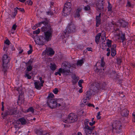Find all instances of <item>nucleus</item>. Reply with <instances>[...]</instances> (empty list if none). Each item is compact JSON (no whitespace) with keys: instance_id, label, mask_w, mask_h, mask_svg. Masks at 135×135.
Segmentation results:
<instances>
[{"instance_id":"f257e3e1","label":"nucleus","mask_w":135,"mask_h":135,"mask_svg":"<svg viewBox=\"0 0 135 135\" xmlns=\"http://www.w3.org/2000/svg\"><path fill=\"white\" fill-rule=\"evenodd\" d=\"M41 31L44 32V36L41 37V39H45V41L47 42L51 40L53 30L50 24L46 22L45 26L42 27Z\"/></svg>"},{"instance_id":"f03ea898","label":"nucleus","mask_w":135,"mask_h":135,"mask_svg":"<svg viewBox=\"0 0 135 135\" xmlns=\"http://www.w3.org/2000/svg\"><path fill=\"white\" fill-rule=\"evenodd\" d=\"M71 66V64L68 62H64L62 63L61 68L62 73H64V75H67L70 72Z\"/></svg>"},{"instance_id":"7ed1b4c3","label":"nucleus","mask_w":135,"mask_h":135,"mask_svg":"<svg viewBox=\"0 0 135 135\" xmlns=\"http://www.w3.org/2000/svg\"><path fill=\"white\" fill-rule=\"evenodd\" d=\"M10 60V58L6 55H4L3 56L2 61L3 65L2 66V71L5 73L8 69L7 64L9 62Z\"/></svg>"},{"instance_id":"20e7f679","label":"nucleus","mask_w":135,"mask_h":135,"mask_svg":"<svg viewBox=\"0 0 135 135\" xmlns=\"http://www.w3.org/2000/svg\"><path fill=\"white\" fill-rule=\"evenodd\" d=\"M77 120V115L73 113L69 114L68 118L66 120H65V121L66 123H71L74 122Z\"/></svg>"},{"instance_id":"39448f33","label":"nucleus","mask_w":135,"mask_h":135,"mask_svg":"<svg viewBox=\"0 0 135 135\" xmlns=\"http://www.w3.org/2000/svg\"><path fill=\"white\" fill-rule=\"evenodd\" d=\"M75 25L73 24L71 22V23L69 24L67 26L66 28L64 31L65 34L70 33L73 32H74L75 29Z\"/></svg>"},{"instance_id":"423d86ee","label":"nucleus","mask_w":135,"mask_h":135,"mask_svg":"<svg viewBox=\"0 0 135 135\" xmlns=\"http://www.w3.org/2000/svg\"><path fill=\"white\" fill-rule=\"evenodd\" d=\"M112 126L113 129H115L116 130L117 133H119L121 131L122 125L120 123L119 121L114 122L113 123Z\"/></svg>"},{"instance_id":"0eeeda50","label":"nucleus","mask_w":135,"mask_h":135,"mask_svg":"<svg viewBox=\"0 0 135 135\" xmlns=\"http://www.w3.org/2000/svg\"><path fill=\"white\" fill-rule=\"evenodd\" d=\"M47 105L51 108H55L57 107L56 99H48L47 103Z\"/></svg>"},{"instance_id":"6e6552de","label":"nucleus","mask_w":135,"mask_h":135,"mask_svg":"<svg viewBox=\"0 0 135 135\" xmlns=\"http://www.w3.org/2000/svg\"><path fill=\"white\" fill-rule=\"evenodd\" d=\"M100 84L97 82L92 83L90 86V89L93 92H97L99 90H100Z\"/></svg>"},{"instance_id":"1a4fd4ad","label":"nucleus","mask_w":135,"mask_h":135,"mask_svg":"<svg viewBox=\"0 0 135 135\" xmlns=\"http://www.w3.org/2000/svg\"><path fill=\"white\" fill-rule=\"evenodd\" d=\"M104 0H97L96 2V6L97 10L99 11H103L104 8Z\"/></svg>"},{"instance_id":"9d476101","label":"nucleus","mask_w":135,"mask_h":135,"mask_svg":"<svg viewBox=\"0 0 135 135\" xmlns=\"http://www.w3.org/2000/svg\"><path fill=\"white\" fill-rule=\"evenodd\" d=\"M57 107H61L62 109L66 107V104L63 101V99H56Z\"/></svg>"},{"instance_id":"9b49d317","label":"nucleus","mask_w":135,"mask_h":135,"mask_svg":"<svg viewBox=\"0 0 135 135\" xmlns=\"http://www.w3.org/2000/svg\"><path fill=\"white\" fill-rule=\"evenodd\" d=\"M41 37H42V36H36V40H35L36 43L39 45H43L44 43L43 40H45V39L43 38L41 39Z\"/></svg>"},{"instance_id":"f8f14e48","label":"nucleus","mask_w":135,"mask_h":135,"mask_svg":"<svg viewBox=\"0 0 135 135\" xmlns=\"http://www.w3.org/2000/svg\"><path fill=\"white\" fill-rule=\"evenodd\" d=\"M71 8H68L66 7H64L63 9L62 15L66 16L69 15L71 11Z\"/></svg>"},{"instance_id":"ddd939ff","label":"nucleus","mask_w":135,"mask_h":135,"mask_svg":"<svg viewBox=\"0 0 135 135\" xmlns=\"http://www.w3.org/2000/svg\"><path fill=\"white\" fill-rule=\"evenodd\" d=\"M92 95V93L91 91H88L84 94V97L85 99L89 100L90 99Z\"/></svg>"},{"instance_id":"4468645a","label":"nucleus","mask_w":135,"mask_h":135,"mask_svg":"<svg viewBox=\"0 0 135 135\" xmlns=\"http://www.w3.org/2000/svg\"><path fill=\"white\" fill-rule=\"evenodd\" d=\"M89 120L88 119H85V120L84 121V124L85 125V126L84 128L85 129L84 131L85 132L87 131H88V130L90 129V128L91 127H89L88 125V123H89Z\"/></svg>"},{"instance_id":"2eb2a0df","label":"nucleus","mask_w":135,"mask_h":135,"mask_svg":"<svg viewBox=\"0 0 135 135\" xmlns=\"http://www.w3.org/2000/svg\"><path fill=\"white\" fill-rule=\"evenodd\" d=\"M95 127H91L90 129L88 130L85 132V133L86 135H98L96 132L95 133H92L93 130L94 129Z\"/></svg>"},{"instance_id":"dca6fc26","label":"nucleus","mask_w":135,"mask_h":135,"mask_svg":"<svg viewBox=\"0 0 135 135\" xmlns=\"http://www.w3.org/2000/svg\"><path fill=\"white\" fill-rule=\"evenodd\" d=\"M118 22L119 23L120 25L123 27H126L128 25V23L123 20H119L118 21Z\"/></svg>"},{"instance_id":"f3484780","label":"nucleus","mask_w":135,"mask_h":135,"mask_svg":"<svg viewBox=\"0 0 135 135\" xmlns=\"http://www.w3.org/2000/svg\"><path fill=\"white\" fill-rule=\"evenodd\" d=\"M17 90L18 92L20 94V95H19L18 100H20V98L21 96V97H23L22 95L23 94L24 92L22 91V88L21 86H20V87L18 88L17 89Z\"/></svg>"},{"instance_id":"a211bd4d","label":"nucleus","mask_w":135,"mask_h":135,"mask_svg":"<svg viewBox=\"0 0 135 135\" xmlns=\"http://www.w3.org/2000/svg\"><path fill=\"white\" fill-rule=\"evenodd\" d=\"M129 112L127 109H124L122 110L121 114L122 116L126 117L128 115Z\"/></svg>"},{"instance_id":"6ab92c4d","label":"nucleus","mask_w":135,"mask_h":135,"mask_svg":"<svg viewBox=\"0 0 135 135\" xmlns=\"http://www.w3.org/2000/svg\"><path fill=\"white\" fill-rule=\"evenodd\" d=\"M101 13H100L98 16L96 17V26L97 27H98L100 23Z\"/></svg>"},{"instance_id":"aec40b11","label":"nucleus","mask_w":135,"mask_h":135,"mask_svg":"<svg viewBox=\"0 0 135 135\" xmlns=\"http://www.w3.org/2000/svg\"><path fill=\"white\" fill-rule=\"evenodd\" d=\"M8 112L9 115H16L17 114L18 112L16 109H11L8 110Z\"/></svg>"},{"instance_id":"412c9836","label":"nucleus","mask_w":135,"mask_h":135,"mask_svg":"<svg viewBox=\"0 0 135 135\" xmlns=\"http://www.w3.org/2000/svg\"><path fill=\"white\" fill-rule=\"evenodd\" d=\"M34 85L35 88L37 90H40L42 86H41V84L39 81L35 82L34 83Z\"/></svg>"},{"instance_id":"4be33fe9","label":"nucleus","mask_w":135,"mask_h":135,"mask_svg":"<svg viewBox=\"0 0 135 135\" xmlns=\"http://www.w3.org/2000/svg\"><path fill=\"white\" fill-rule=\"evenodd\" d=\"M46 22H47L45 21L41 22L40 23H38L36 25L33 26L32 27V29L34 30H35L37 27H38L39 26H41V25L42 24H44V25L45 26V25L46 24Z\"/></svg>"},{"instance_id":"5701e85b","label":"nucleus","mask_w":135,"mask_h":135,"mask_svg":"<svg viewBox=\"0 0 135 135\" xmlns=\"http://www.w3.org/2000/svg\"><path fill=\"white\" fill-rule=\"evenodd\" d=\"M101 35V33H99L95 36V42L97 44H98Z\"/></svg>"},{"instance_id":"b1692460","label":"nucleus","mask_w":135,"mask_h":135,"mask_svg":"<svg viewBox=\"0 0 135 135\" xmlns=\"http://www.w3.org/2000/svg\"><path fill=\"white\" fill-rule=\"evenodd\" d=\"M47 51L49 55L50 56L54 55L55 52L53 49L51 48H49L48 49H47Z\"/></svg>"},{"instance_id":"393cba45","label":"nucleus","mask_w":135,"mask_h":135,"mask_svg":"<svg viewBox=\"0 0 135 135\" xmlns=\"http://www.w3.org/2000/svg\"><path fill=\"white\" fill-rule=\"evenodd\" d=\"M50 68L52 71H54L56 69V66L54 63H51Z\"/></svg>"},{"instance_id":"a878e982","label":"nucleus","mask_w":135,"mask_h":135,"mask_svg":"<svg viewBox=\"0 0 135 135\" xmlns=\"http://www.w3.org/2000/svg\"><path fill=\"white\" fill-rule=\"evenodd\" d=\"M18 120L22 125L25 124L26 123V121L24 118H21L19 119Z\"/></svg>"},{"instance_id":"bb28decb","label":"nucleus","mask_w":135,"mask_h":135,"mask_svg":"<svg viewBox=\"0 0 135 135\" xmlns=\"http://www.w3.org/2000/svg\"><path fill=\"white\" fill-rule=\"evenodd\" d=\"M105 83L104 82H103L100 84V90L103 89H104L106 86Z\"/></svg>"},{"instance_id":"cd10ccee","label":"nucleus","mask_w":135,"mask_h":135,"mask_svg":"<svg viewBox=\"0 0 135 135\" xmlns=\"http://www.w3.org/2000/svg\"><path fill=\"white\" fill-rule=\"evenodd\" d=\"M71 3L70 2H68L66 3L64 7H66V8H71Z\"/></svg>"},{"instance_id":"c85d7f7f","label":"nucleus","mask_w":135,"mask_h":135,"mask_svg":"<svg viewBox=\"0 0 135 135\" xmlns=\"http://www.w3.org/2000/svg\"><path fill=\"white\" fill-rule=\"evenodd\" d=\"M84 63L83 59H81L77 61V65H79L80 66L82 65Z\"/></svg>"},{"instance_id":"c756f323","label":"nucleus","mask_w":135,"mask_h":135,"mask_svg":"<svg viewBox=\"0 0 135 135\" xmlns=\"http://www.w3.org/2000/svg\"><path fill=\"white\" fill-rule=\"evenodd\" d=\"M31 112L32 113H34V110L33 108L32 107H30L26 110V112Z\"/></svg>"},{"instance_id":"7c9ffc66","label":"nucleus","mask_w":135,"mask_h":135,"mask_svg":"<svg viewBox=\"0 0 135 135\" xmlns=\"http://www.w3.org/2000/svg\"><path fill=\"white\" fill-rule=\"evenodd\" d=\"M120 37L121 39L122 40V42H123L125 39V34H121V35H120Z\"/></svg>"},{"instance_id":"2f4dec72","label":"nucleus","mask_w":135,"mask_h":135,"mask_svg":"<svg viewBox=\"0 0 135 135\" xmlns=\"http://www.w3.org/2000/svg\"><path fill=\"white\" fill-rule=\"evenodd\" d=\"M104 57H102V58L100 65L102 67H104L105 66V62H104Z\"/></svg>"},{"instance_id":"473e14b6","label":"nucleus","mask_w":135,"mask_h":135,"mask_svg":"<svg viewBox=\"0 0 135 135\" xmlns=\"http://www.w3.org/2000/svg\"><path fill=\"white\" fill-rule=\"evenodd\" d=\"M107 40L108 41L106 43L107 46L109 47H111L112 45V41L109 40V39H108Z\"/></svg>"},{"instance_id":"72a5a7b5","label":"nucleus","mask_w":135,"mask_h":135,"mask_svg":"<svg viewBox=\"0 0 135 135\" xmlns=\"http://www.w3.org/2000/svg\"><path fill=\"white\" fill-rule=\"evenodd\" d=\"M111 55L112 56H114L116 54V51L115 50V49H111Z\"/></svg>"},{"instance_id":"f704fd0d","label":"nucleus","mask_w":135,"mask_h":135,"mask_svg":"<svg viewBox=\"0 0 135 135\" xmlns=\"http://www.w3.org/2000/svg\"><path fill=\"white\" fill-rule=\"evenodd\" d=\"M33 60L32 59H31L29 60L26 63V65L27 66L28 65H31V64L32 63L33 61Z\"/></svg>"},{"instance_id":"c9c22d12","label":"nucleus","mask_w":135,"mask_h":135,"mask_svg":"<svg viewBox=\"0 0 135 135\" xmlns=\"http://www.w3.org/2000/svg\"><path fill=\"white\" fill-rule=\"evenodd\" d=\"M28 65V66L27 67L26 70L28 71H30L32 69V66L31 65Z\"/></svg>"},{"instance_id":"e433bc0d","label":"nucleus","mask_w":135,"mask_h":135,"mask_svg":"<svg viewBox=\"0 0 135 135\" xmlns=\"http://www.w3.org/2000/svg\"><path fill=\"white\" fill-rule=\"evenodd\" d=\"M35 133L38 135H41L42 134V132L38 129H36Z\"/></svg>"},{"instance_id":"4c0bfd02","label":"nucleus","mask_w":135,"mask_h":135,"mask_svg":"<svg viewBox=\"0 0 135 135\" xmlns=\"http://www.w3.org/2000/svg\"><path fill=\"white\" fill-rule=\"evenodd\" d=\"M54 97V95L52 93H50L49 94V95L47 97L48 99H51L50 98H53Z\"/></svg>"},{"instance_id":"58836bf2","label":"nucleus","mask_w":135,"mask_h":135,"mask_svg":"<svg viewBox=\"0 0 135 135\" xmlns=\"http://www.w3.org/2000/svg\"><path fill=\"white\" fill-rule=\"evenodd\" d=\"M40 32V30L39 28H38L37 30H36L33 32V34H38Z\"/></svg>"},{"instance_id":"ea45409f","label":"nucleus","mask_w":135,"mask_h":135,"mask_svg":"<svg viewBox=\"0 0 135 135\" xmlns=\"http://www.w3.org/2000/svg\"><path fill=\"white\" fill-rule=\"evenodd\" d=\"M26 3L28 5H32V2L31 0H28L26 2Z\"/></svg>"},{"instance_id":"a19ab883","label":"nucleus","mask_w":135,"mask_h":135,"mask_svg":"<svg viewBox=\"0 0 135 135\" xmlns=\"http://www.w3.org/2000/svg\"><path fill=\"white\" fill-rule=\"evenodd\" d=\"M39 80L41 81L40 84H41V86H43V83H44V80H42V78L41 77H40L39 78Z\"/></svg>"},{"instance_id":"79ce46f5","label":"nucleus","mask_w":135,"mask_h":135,"mask_svg":"<svg viewBox=\"0 0 135 135\" xmlns=\"http://www.w3.org/2000/svg\"><path fill=\"white\" fill-rule=\"evenodd\" d=\"M90 6L89 5H87V6L85 7L84 9L85 11H88L90 10Z\"/></svg>"},{"instance_id":"37998d69","label":"nucleus","mask_w":135,"mask_h":135,"mask_svg":"<svg viewBox=\"0 0 135 135\" xmlns=\"http://www.w3.org/2000/svg\"><path fill=\"white\" fill-rule=\"evenodd\" d=\"M80 16L79 13L76 11V13L74 15L75 17H79Z\"/></svg>"},{"instance_id":"c03bdc74","label":"nucleus","mask_w":135,"mask_h":135,"mask_svg":"<svg viewBox=\"0 0 135 135\" xmlns=\"http://www.w3.org/2000/svg\"><path fill=\"white\" fill-rule=\"evenodd\" d=\"M100 112H98L97 114V119H100L101 118V116H100Z\"/></svg>"},{"instance_id":"a18cd8bd","label":"nucleus","mask_w":135,"mask_h":135,"mask_svg":"<svg viewBox=\"0 0 135 135\" xmlns=\"http://www.w3.org/2000/svg\"><path fill=\"white\" fill-rule=\"evenodd\" d=\"M58 91L59 90L57 88H55L53 90V92L55 94H57Z\"/></svg>"},{"instance_id":"49530a36","label":"nucleus","mask_w":135,"mask_h":135,"mask_svg":"<svg viewBox=\"0 0 135 135\" xmlns=\"http://www.w3.org/2000/svg\"><path fill=\"white\" fill-rule=\"evenodd\" d=\"M59 72L58 73V75L59 76H61V73L63 74L64 75V73H62V69H61V68H60L59 69Z\"/></svg>"},{"instance_id":"de8ad7c7","label":"nucleus","mask_w":135,"mask_h":135,"mask_svg":"<svg viewBox=\"0 0 135 135\" xmlns=\"http://www.w3.org/2000/svg\"><path fill=\"white\" fill-rule=\"evenodd\" d=\"M10 42L8 39L4 41V43L8 45H9L10 44Z\"/></svg>"},{"instance_id":"09e8293b","label":"nucleus","mask_w":135,"mask_h":135,"mask_svg":"<svg viewBox=\"0 0 135 135\" xmlns=\"http://www.w3.org/2000/svg\"><path fill=\"white\" fill-rule=\"evenodd\" d=\"M102 71V69H98V68H97L95 70V71L96 72L98 73H100L101 71Z\"/></svg>"},{"instance_id":"8fccbe9b","label":"nucleus","mask_w":135,"mask_h":135,"mask_svg":"<svg viewBox=\"0 0 135 135\" xmlns=\"http://www.w3.org/2000/svg\"><path fill=\"white\" fill-rule=\"evenodd\" d=\"M17 27V26L16 24H14L12 26V29L13 30H15L16 29Z\"/></svg>"},{"instance_id":"3c124183","label":"nucleus","mask_w":135,"mask_h":135,"mask_svg":"<svg viewBox=\"0 0 135 135\" xmlns=\"http://www.w3.org/2000/svg\"><path fill=\"white\" fill-rule=\"evenodd\" d=\"M112 7L111 6L109 3V5L108 7V11H110L112 10Z\"/></svg>"},{"instance_id":"603ef678","label":"nucleus","mask_w":135,"mask_h":135,"mask_svg":"<svg viewBox=\"0 0 135 135\" xmlns=\"http://www.w3.org/2000/svg\"><path fill=\"white\" fill-rule=\"evenodd\" d=\"M117 63L118 64H120L122 62L120 58H117Z\"/></svg>"},{"instance_id":"864d4df0","label":"nucleus","mask_w":135,"mask_h":135,"mask_svg":"<svg viewBox=\"0 0 135 135\" xmlns=\"http://www.w3.org/2000/svg\"><path fill=\"white\" fill-rule=\"evenodd\" d=\"M116 47V45L115 44H114L112 46V47L111 48V49H115V48Z\"/></svg>"},{"instance_id":"5fc2aeb1","label":"nucleus","mask_w":135,"mask_h":135,"mask_svg":"<svg viewBox=\"0 0 135 135\" xmlns=\"http://www.w3.org/2000/svg\"><path fill=\"white\" fill-rule=\"evenodd\" d=\"M88 99H85L84 97L83 99V102L84 103L86 104L87 102V100Z\"/></svg>"},{"instance_id":"6e6d98bb","label":"nucleus","mask_w":135,"mask_h":135,"mask_svg":"<svg viewBox=\"0 0 135 135\" xmlns=\"http://www.w3.org/2000/svg\"><path fill=\"white\" fill-rule=\"evenodd\" d=\"M18 10L22 12H25V11L23 8H18Z\"/></svg>"},{"instance_id":"4d7b16f0","label":"nucleus","mask_w":135,"mask_h":135,"mask_svg":"<svg viewBox=\"0 0 135 135\" xmlns=\"http://www.w3.org/2000/svg\"><path fill=\"white\" fill-rule=\"evenodd\" d=\"M25 76L27 77V78L29 79H31V76H30L28 74H26L25 75Z\"/></svg>"},{"instance_id":"13d9d810","label":"nucleus","mask_w":135,"mask_h":135,"mask_svg":"<svg viewBox=\"0 0 135 135\" xmlns=\"http://www.w3.org/2000/svg\"><path fill=\"white\" fill-rule=\"evenodd\" d=\"M18 7H16V8H15L14 9V13L15 14H17V10L18 9Z\"/></svg>"},{"instance_id":"bf43d9fd","label":"nucleus","mask_w":135,"mask_h":135,"mask_svg":"<svg viewBox=\"0 0 135 135\" xmlns=\"http://www.w3.org/2000/svg\"><path fill=\"white\" fill-rule=\"evenodd\" d=\"M46 13H47V15H51L52 14V13L51 12L50 10L47 12Z\"/></svg>"},{"instance_id":"052dcab7","label":"nucleus","mask_w":135,"mask_h":135,"mask_svg":"<svg viewBox=\"0 0 135 135\" xmlns=\"http://www.w3.org/2000/svg\"><path fill=\"white\" fill-rule=\"evenodd\" d=\"M132 115L133 116L132 120L133 122H135V114H134L133 113L132 114Z\"/></svg>"},{"instance_id":"680f3d73","label":"nucleus","mask_w":135,"mask_h":135,"mask_svg":"<svg viewBox=\"0 0 135 135\" xmlns=\"http://www.w3.org/2000/svg\"><path fill=\"white\" fill-rule=\"evenodd\" d=\"M82 9V8H78L77 10L76 11L77 12H78L80 13L81 12V11Z\"/></svg>"},{"instance_id":"e2e57ef3","label":"nucleus","mask_w":135,"mask_h":135,"mask_svg":"<svg viewBox=\"0 0 135 135\" xmlns=\"http://www.w3.org/2000/svg\"><path fill=\"white\" fill-rule=\"evenodd\" d=\"M9 115V113L8 112H6L4 114L3 117H6V116L7 115Z\"/></svg>"},{"instance_id":"0e129e2a","label":"nucleus","mask_w":135,"mask_h":135,"mask_svg":"<svg viewBox=\"0 0 135 135\" xmlns=\"http://www.w3.org/2000/svg\"><path fill=\"white\" fill-rule=\"evenodd\" d=\"M88 105L89 107H93L94 108L95 107V106L93 104L89 103L88 104Z\"/></svg>"},{"instance_id":"69168bd1","label":"nucleus","mask_w":135,"mask_h":135,"mask_svg":"<svg viewBox=\"0 0 135 135\" xmlns=\"http://www.w3.org/2000/svg\"><path fill=\"white\" fill-rule=\"evenodd\" d=\"M32 51V50L30 49L28 51V55L30 54H31Z\"/></svg>"},{"instance_id":"338daca9","label":"nucleus","mask_w":135,"mask_h":135,"mask_svg":"<svg viewBox=\"0 0 135 135\" xmlns=\"http://www.w3.org/2000/svg\"><path fill=\"white\" fill-rule=\"evenodd\" d=\"M83 82V80H79L78 83L81 84Z\"/></svg>"},{"instance_id":"774afa93","label":"nucleus","mask_w":135,"mask_h":135,"mask_svg":"<svg viewBox=\"0 0 135 135\" xmlns=\"http://www.w3.org/2000/svg\"><path fill=\"white\" fill-rule=\"evenodd\" d=\"M19 50H20V51L19 52V54H21L23 52V49H21V48H19Z\"/></svg>"}]
</instances>
